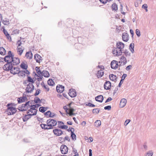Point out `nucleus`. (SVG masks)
<instances>
[{"instance_id": "cd10ccee", "label": "nucleus", "mask_w": 156, "mask_h": 156, "mask_svg": "<svg viewBox=\"0 0 156 156\" xmlns=\"http://www.w3.org/2000/svg\"><path fill=\"white\" fill-rule=\"evenodd\" d=\"M134 44L133 43H131L129 46V48L131 52L133 53L134 52Z\"/></svg>"}, {"instance_id": "423d86ee", "label": "nucleus", "mask_w": 156, "mask_h": 156, "mask_svg": "<svg viewBox=\"0 0 156 156\" xmlns=\"http://www.w3.org/2000/svg\"><path fill=\"white\" fill-rule=\"evenodd\" d=\"M27 87L25 89L26 92L27 93H31L34 90V87L32 83H29L27 85Z\"/></svg>"}, {"instance_id": "412c9836", "label": "nucleus", "mask_w": 156, "mask_h": 156, "mask_svg": "<svg viewBox=\"0 0 156 156\" xmlns=\"http://www.w3.org/2000/svg\"><path fill=\"white\" fill-rule=\"evenodd\" d=\"M41 57L38 54H36L34 55V58L36 61V62L40 63V60H42Z\"/></svg>"}, {"instance_id": "a19ab883", "label": "nucleus", "mask_w": 156, "mask_h": 156, "mask_svg": "<svg viewBox=\"0 0 156 156\" xmlns=\"http://www.w3.org/2000/svg\"><path fill=\"white\" fill-rule=\"evenodd\" d=\"M74 131H72L71 134V137L73 140H76V135L74 133Z\"/></svg>"}, {"instance_id": "72a5a7b5", "label": "nucleus", "mask_w": 156, "mask_h": 156, "mask_svg": "<svg viewBox=\"0 0 156 156\" xmlns=\"http://www.w3.org/2000/svg\"><path fill=\"white\" fill-rule=\"evenodd\" d=\"M35 70L38 75L41 76V75L42 74V72H41L40 70L39 67L38 66L36 67H35Z\"/></svg>"}, {"instance_id": "69168bd1", "label": "nucleus", "mask_w": 156, "mask_h": 156, "mask_svg": "<svg viewBox=\"0 0 156 156\" xmlns=\"http://www.w3.org/2000/svg\"><path fill=\"white\" fill-rule=\"evenodd\" d=\"M68 132H70L71 133L72 131H74V129L73 128H69L68 129H67Z\"/></svg>"}, {"instance_id": "aec40b11", "label": "nucleus", "mask_w": 156, "mask_h": 156, "mask_svg": "<svg viewBox=\"0 0 156 156\" xmlns=\"http://www.w3.org/2000/svg\"><path fill=\"white\" fill-rule=\"evenodd\" d=\"M27 99V98L25 96L20 97L17 99L18 102V103H20L24 102L25 100Z\"/></svg>"}, {"instance_id": "f03ea898", "label": "nucleus", "mask_w": 156, "mask_h": 156, "mask_svg": "<svg viewBox=\"0 0 156 156\" xmlns=\"http://www.w3.org/2000/svg\"><path fill=\"white\" fill-rule=\"evenodd\" d=\"M14 66L9 65L7 64H5L3 67L4 70L5 71H10L11 74L14 75L17 74V72L20 70V68Z\"/></svg>"}, {"instance_id": "4be33fe9", "label": "nucleus", "mask_w": 156, "mask_h": 156, "mask_svg": "<svg viewBox=\"0 0 156 156\" xmlns=\"http://www.w3.org/2000/svg\"><path fill=\"white\" fill-rule=\"evenodd\" d=\"M109 78L112 81L116 82L117 81V77L116 75L113 74H111L109 75Z\"/></svg>"}, {"instance_id": "4d7b16f0", "label": "nucleus", "mask_w": 156, "mask_h": 156, "mask_svg": "<svg viewBox=\"0 0 156 156\" xmlns=\"http://www.w3.org/2000/svg\"><path fill=\"white\" fill-rule=\"evenodd\" d=\"M3 32L6 36L7 35L9 36V34L8 33L7 30H5L4 28L3 29Z\"/></svg>"}, {"instance_id": "603ef678", "label": "nucleus", "mask_w": 156, "mask_h": 156, "mask_svg": "<svg viewBox=\"0 0 156 156\" xmlns=\"http://www.w3.org/2000/svg\"><path fill=\"white\" fill-rule=\"evenodd\" d=\"M23 108H22V106L21 105L18 107V109L20 111H21V112L25 111V110H24V109H23Z\"/></svg>"}, {"instance_id": "052dcab7", "label": "nucleus", "mask_w": 156, "mask_h": 156, "mask_svg": "<svg viewBox=\"0 0 156 156\" xmlns=\"http://www.w3.org/2000/svg\"><path fill=\"white\" fill-rule=\"evenodd\" d=\"M123 82V79H121L120 80L119 83V84L118 85V87H121V86L122 84V83Z\"/></svg>"}, {"instance_id": "473e14b6", "label": "nucleus", "mask_w": 156, "mask_h": 156, "mask_svg": "<svg viewBox=\"0 0 156 156\" xmlns=\"http://www.w3.org/2000/svg\"><path fill=\"white\" fill-rule=\"evenodd\" d=\"M17 74H18L19 76H25V74L23 71H20L19 70V71L17 72Z\"/></svg>"}, {"instance_id": "8fccbe9b", "label": "nucleus", "mask_w": 156, "mask_h": 156, "mask_svg": "<svg viewBox=\"0 0 156 156\" xmlns=\"http://www.w3.org/2000/svg\"><path fill=\"white\" fill-rule=\"evenodd\" d=\"M3 23L5 25H8L9 24V21L7 20H3L2 21Z\"/></svg>"}, {"instance_id": "680f3d73", "label": "nucleus", "mask_w": 156, "mask_h": 156, "mask_svg": "<svg viewBox=\"0 0 156 156\" xmlns=\"http://www.w3.org/2000/svg\"><path fill=\"white\" fill-rule=\"evenodd\" d=\"M64 141H65V140H66L69 142L70 141V139L69 138V136H67L65 137L64 138Z\"/></svg>"}, {"instance_id": "6e6d98bb", "label": "nucleus", "mask_w": 156, "mask_h": 156, "mask_svg": "<svg viewBox=\"0 0 156 156\" xmlns=\"http://www.w3.org/2000/svg\"><path fill=\"white\" fill-rule=\"evenodd\" d=\"M17 43L18 44V46L17 47H20L21 46V44H22L21 40H18L17 42Z\"/></svg>"}, {"instance_id": "58836bf2", "label": "nucleus", "mask_w": 156, "mask_h": 156, "mask_svg": "<svg viewBox=\"0 0 156 156\" xmlns=\"http://www.w3.org/2000/svg\"><path fill=\"white\" fill-rule=\"evenodd\" d=\"M41 85L43 87H44L45 89L47 91H48L49 90V89L47 85L46 86L43 81L41 83Z\"/></svg>"}, {"instance_id": "1a4fd4ad", "label": "nucleus", "mask_w": 156, "mask_h": 156, "mask_svg": "<svg viewBox=\"0 0 156 156\" xmlns=\"http://www.w3.org/2000/svg\"><path fill=\"white\" fill-rule=\"evenodd\" d=\"M65 87L64 86L60 84H58L56 87L57 91L60 93H62L64 90Z\"/></svg>"}, {"instance_id": "20e7f679", "label": "nucleus", "mask_w": 156, "mask_h": 156, "mask_svg": "<svg viewBox=\"0 0 156 156\" xmlns=\"http://www.w3.org/2000/svg\"><path fill=\"white\" fill-rule=\"evenodd\" d=\"M14 56V54L12 53L11 51H9L8 52V55L5 56L3 59L5 62L8 63L11 61Z\"/></svg>"}, {"instance_id": "f257e3e1", "label": "nucleus", "mask_w": 156, "mask_h": 156, "mask_svg": "<svg viewBox=\"0 0 156 156\" xmlns=\"http://www.w3.org/2000/svg\"><path fill=\"white\" fill-rule=\"evenodd\" d=\"M124 44L122 42H118L116 43V47L113 48L112 50L113 54L119 56L122 55V49L124 47Z\"/></svg>"}, {"instance_id": "6ab92c4d", "label": "nucleus", "mask_w": 156, "mask_h": 156, "mask_svg": "<svg viewBox=\"0 0 156 156\" xmlns=\"http://www.w3.org/2000/svg\"><path fill=\"white\" fill-rule=\"evenodd\" d=\"M104 97L102 95H99L95 98V100L100 102H102L104 100Z\"/></svg>"}, {"instance_id": "ea45409f", "label": "nucleus", "mask_w": 156, "mask_h": 156, "mask_svg": "<svg viewBox=\"0 0 156 156\" xmlns=\"http://www.w3.org/2000/svg\"><path fill=\"white\" fill-rule=\"evenodd\" d=\"M34 101V102L36 104L38 103H41V100L37 97L35 98Z\"/></svg>"}, {"instance_id": "c9c22d12", "label": "nucleus", "mask_w": 156, "mask_h": 156, "mask_svg": "<svg viewBox=\"0 0 156 156\" xmlns=\"http://www.w3.org/2000/svg\"><path fill=\"white\" fill-rule=\"evenodd\" d=\"M20 67L23 69H26L28 68L27 65L26 64L23 62H22L21 64Z\"/></svg>"}, {"instance_id": "79ce46f5", "label": "nucleus", "mask_w": 156, "mask_h": 156, "mask_svg": "<svg viewBox=\"0 0 156 156\" xmlns=\"http://www.w3.org/2000/svg\"><path fill=\"white\" fill-rule=\"evenodd\" d=\"M99 108H94L93 109L92 111V113L93 114H98L100 112Z\"/></svg>"}, {"instance_id": "338daca9", "label": "nucleus", "mask_w": 156, "mask_h": 156, "mask_svg": "<svg viewBox=\"0 0 156 156\" xmlns=\"http://www.w3.org/2000/svg\"><path fill=\"white\" fill-rule=\"evenodd\" d=\"M40 126H41V128L42 129H44L45 127V126H47V125H46L45 124H41L40 125Z\"/></svg>"}, {"instance_id": "4c0bfd02", "label": "nucleus", "mask_w": 156, "mask_h": 156, "mask_svg": "<svg viewBox=\"0 0 156 156\" xmlns=\"http://www.w3.org/2000/svg\"><path fill=\"white\" fill-rule=\"evenodd\" d=\"M123 53L125 54L126 57L130 56V53L127 49H125Z\"/></svg>"}, {"instance_id": "2eb2a0df", "label": "nucleus", "mask_w": 156, "mask_h": 156, "mask_svg": "<svg viewBox=\"0 0 156 156\" xmlns=\"http://www.w3.org/2000/svg\"><path fill=\"white\" fill-rule=\"evenodd\" d=\"M44 115L47 116V118L53 117L55 115L54 113H51L50 111H48L44 113Z\"/></svg>"}, {"instance_id": "0e129e2a", "label": "nucleus", "mask_w": 156, "mask_h": 156, "mask_svg": "<svg viewBox=\"0 0 156 156\" xmlns=\"http://www.w3.org/2000/svg\"><path fill=\"white\" fill-rule=\"evenodd\" d=\"M63 108L65 110L67 114L68 113V110H69V109L66 106H64L63 107Z\"/></svg>"}, {"instance_id": "de8ad7c7", "label": "nucleus", "mask_w": 156, "mask_h": 156, "mask_svg": "<svg viewBox=\"0 0 156 156\" xmlns=\"http://www.w3.org/2000/svg\"><path fill=\"white\" fill-rule=\"evenodd\" d=\"M111 105L107 106L104 107V109L106 110H109L111 109Z\"/></svg>"}, {"instance_id": "b1692460", "label": "nucleus", "mask_w": 156, "mask_h": 156, "mask_svg": "<svg viewBox=\"0 0 156 156\" xmlns=\"http://www.w3.org/2000/svg\"><path fill=\"white\" fill-rule=\"evenodd\" d=\"M41 75L45 77H48L50 75L48 72L47 70H44L42 72Z\"/></svg>"}, {"instance_id": "f3484780", "label": "nucleus", "mask_w": 156, "mask_h": 156, "mask_svg": "<svg viewBox=\"0 0 156 156\" xmlns=\"http://www.w3.org/2000/svg\"><path fill=\"white\" fill-rule=\"evenodd\" d=\"M34 115L33 114H27L23 118V120L24 122H26L29 119H30L32 116Z\"/></svg>"}, {"instance_id": "a211bd4d", "label": "nucleus", "mask_w": 156, "mask_h": 156, "mask_svg": "<svg viewBox=\"0 0 156 156\" xmlns=\"http://www.w3.org/2000/svg\"><path fill=\"white\" fill-rule=\"evenodd\" d=\"M47 124L51 123L52 126H55L57 123L56 121L53 119H50L47 120L46 122Z\"/></svg>"}, {"instance_id": "864d4df0", "label": "nucleus", "mask_w": 156, "mask_h": 156, "mask_svg": "<svg viewBox=\"0 0 156 156\" xmlns=\"http://www.w3.org/2000/svg\"><path fill=\"white\" fill-rule=\"evenodd\" d=\"M130 120L129 119H127L126 120L125 122L124 125L126 126L130 122Z\"/></svg>"}, {"instance_id": "e2e57ef3", "label": "nucleus", "mask_w": 156, "mask_h": 156, "mask_svg": "<svg viewBox=\"0 0 156 156\" xmlns=\"http://www.w3.org/2000/svg\"><path fill=\"white\" fill-rule=\"evenodd\" d=\"M75 111V110L73 108L70 107L69 109V112H73Z\"/></svg>"}, {"instance_id": "c03bdc74", "label": "nucleus", "mask_w": 156, "mask_h": 156, "mask_svg": "<svg viewBox=\"0 0 156 156\" xmlns=\"http://www.w3.org/2000/svg\"><path fill=\"white\" fill-rule=\"evenodd\" d=\"M25 104H22L21 105L22 107L23 108V109L25 110V111H27L28 110V107L27 106V105H25Z\"/></svg>"}, {"instance_id": "37998d69", "label": "nucleus", "mask_w": 156, "mask_h": 156, "mask_svg": "<svg viewBox=\"0 0 156 156\" xmlns=\"http://www.w3.org/2000/svg\"><path fill=\"white\" fill-rule=\"evenodd\" d=\"M27 81L31 83H34V81L33 80V79L30 76H27Z\"/></svg>"}, {"instance_id": "f704fd0d", "label": "nucleus", "mask_w": 156, "mask_h": 156, "mask_svg": "<svg viewBox=\"0 0 156 156\" xmlns=\"http://www.w3.org/2000/svg\"><path fill=\"white\" fill-rule=\"evenodd\" d=\"M101 121L100 120H98L95 122L94 125L97 127H98L101 126Z\"/></svg>"}, {"instance_id": "dca6fc26", "label": "nucleus", "mask_w": 156, "mask_h": 156, "mask_svg": "<svg viewBox=\"0 0 156 156\" xmlns=\"http://www.w3.org/2000/svg\"><path fill=\"white\" fill-rule=\"evenodd\" d=\"M127 103V100L125 98H122L121 100L120 103V107L122 108L126 105Z\"/></svg>"}, {"instance_id": "a18cd8bd", "label": "nucleus", "mask_w": 156, "mask_h": 156, "mask_svg": "<svg viewBox=\"0 0 156 156\" xmlns=\"http://www.w3.org/2000/svg\"><path fill=\"white\" fill-rule=\"evenodd\" d=\"M58 128L61 129H67L68 128V126L66 125H64L62 126H59Z\"/></svg>"}, {"instance_id": "3c124183", "label": "nucleus", "mask_w": 156, "mask_h": 156, "mask_svg": "<svg viewBox=\"0 0 156 156\" xmlns=\"http://www.w3.org/2000/svg\"><path fill=\"white\" fill-rule=\"evenodd\" d=\"M40 90L39 89H38L36 91L35 93H34V95L35 96H36L38 95L40 93Z\"/></svg>"}, {"instance_id": "0eeeda50", "label": "nucleus", "mask_w": 156, "mask_h": 156, "mask_svg": "<svg viewBox=\"0 0 156 156\" xmlns=\"http://www.w3.org/2000/svg\"><path fill=\"white\" fill-rule=\"evenodd\" d=\"M54 134L56 136H59L63 133L62 131L59 129L55 128L53 130Z\"/></svg>"}, {"instance_id": "9b49d317", "label": "nucleus", "mask_w": 156, "mask_h": 156, "mask_svg": "<svg viewBox=\"0 0 156 156\" xmlns=\"http://www.w3.org/2000/svg\"><path fill=\"white\" fill-rule=\"evenodd\" d=\"M68 94L71 98H74L76 96V92L75 90L73 89H69Z\"/></svg>"}, {"instance_id": "5701e85b", "label": "nucleus", "mask_w": 156, "mask_h": 156, "mask_svg": "<svg viewBox=\"0 0 156 156\" xmlns=\"http://www.w3.org/2000/svg\"><path fill=\"white\" fill-rule=\"evenodd\" d=\"M120 61H119V63H123V65H125L127 63V61L126 58L123 56L121 57L120 58Z\"/></svg>"}, {"instance_id": "13d9d810", "label": "nucleus", "mask_w": 156, "mask_h": 156, "mask_svg": "<svg viewBox=\"0 0 156 156\" xmlns=\"http://www.w3.org/2000/svg\"><path fill=\"white\" fill-rule=\"evenodd\" d=\"M47 124V126H48L49 129H52L53 128V126H52V125L51 123Z\"/></svg>"}, {"instance_id": "2f4dec72", "label": "nucleus", "mask_w": 156, "mask_h": 156, "mask_svg": "<svg viewBox=\"0 0 156 156\" xmlns=\"http://www.w3.org/2000/svg\"><path fill=\"white\" fill-rule=\"evenodd\" d=\"M33 73L34 74L35 76H36L39 77V78H37V81H38L40 82V81H41L42 80V79L43 78L42 75L41 76H41H39V75H38L34 72Z\"/></svg>"}, {"instance_id": "9d476101", "label": "nucleus", "mask_w": 156, "mask_h": 156, "mask_svg": "<svg viewBox=\"0 0 156 156\" xmlns=\"http://www.w3.org/2000/svg\"><path fill=\"white\" fill-rule=\"evenodd\" d=\"M41 106V105L39 104H36L35 105H31L30 107H32V109H34V112L33 113L34 115H35L37 114V110L36 109V108H38L39 107Z\"/></svg>"}, {"instance_id": "09e8293b", "label": "nucleus", "mask_w": 156, "mask_h": 156, "mask_svg": "<svg viewBox=\"0 0 156 156\" xmlns=\"http://www.w3.org/2000/svg\"><path fill=\"white\" fill-rule=\"evenodd\" d=\"M32 107H31L28 110V111L27 112V114H29L30 112H31V113L33 114L34 112H33V111H34V109H31Z\"/></svg>"}, {"instance_id": "bf43d9fd", "label": "nucleus", "mask_w": 156, "mask_h": 156, "mask_svg": "<svg viewBox=\"0 0 156 156\" xmlns=\"http://www.w3.org/2000/svg\"><path fill=\"white\" fill-rule=\"evenodd\" d=\"M112 98L110 97H108L107 99L106 100V101H105V103H107L108 102H109L112 100Z\"/></svg>"}, {"instance_id": "c756f323", "label": "nucleus", "mask_w": 156, "mask_h": 156, "mask_svg": "<svg viewBox=\"0 0 156 156\" xmlns=\"http://www.w3.org/2000/svg\"><path fill=\"white\" fill-rule=\"evenodd\" d=\"M47 83L51 86H53L55 84L54 81L52 79H49L47 81Z\"/></svg>"}, {"instance_id": "7ed1b4c3", "label": "nucleus", "mask_w": 156, "mask_h": 156, "mask_svg": "<svg viewBox=\"0 0 156 156\" xmlns=\"http://www.w3.org/2000/svg\"><path fill=\"white\" fill-rule=\"evenodd\" d=\"M7 109L6 111L9 115H12L15 113L17 110L15 108L12 107V103H9L6 106Z\"/></svg>"}, {"instance_id": "774afa93", "label": "nucleus", "mask_w": 156, "mask_h": 156, "mask_svg": "<svg viewBox=\"0 0 156 156\" xmlns=\"http://www.w3.org/2000/svg\"><path fill=\"white\" fill-rule=\"evenodd\" d=\"M153 154L152 152H149L146 155V156H152Z\"/></svg>"}, {"instance_id": "393cba45", "label": "nucleus", "mask_w": 156, "mask_h": 156, "mask_svg": "<svg viewBox=\"0 0 156 156\" xmlns=\"http://www.w3.org/2000/svg\"><path fill=\"white\" fill-rule=\"evenodd\" d=\"M24 49L22 46L20 47H17V52H19V55H21L22 54Z\"/></svg>"}, {"instance_id": "c85d7f7f", "label": "nucleus", "mask_w": 156, "mask_h": 156, "mask_svg": "<svg viewBox=\"0 0 156 156\" xmlns=\"http://www.w3.org/2000/svg\"><path fill=\"white\" fill-rule=\"evenodd\" d=\"M6 53V51L5 49L2 47H0V54L4 55Z\"/></svg>"}, {"instance_id": "a878e982", "label": "nucleus", "mask_w": 156, "mask_h": 156, "mask_svg": "<svg viewBox=\"0 0 156 156\" xmlns=\"http://www.w3.org/2000/svg\"><path fill=\"white\" fill-rule=\"evenodd\" d=\"M33 54L31 51H28L26 52L25 56L27 58L30 59H31L33 57Z\"/></svg>"}, {"instance_id": "6e6552de", "label": "nucleus", "mask_w": 156, "mask_h": 156, "mask_svg": "<svg viewBox=\"0 0 156 156\" xmlns=\"http://www.w3.org/2000/svg\"><path fill=\"white\" fill-rule=\"evenodd\" d=\"M60 149L61 153L62 154H66L68 152V148L66 145H62L60 147Z\"/></svg>"}, {"instance_id": "bb28decb", "label": "nucleus", "mask_w": 156, "mask_h": 156, "mask_svg": "<svg viewBox=\"0 0 156 156\" xmlns=\"http://www.w3.org/2000/svg\"><path fill=\"white\" fill-rule=\"evenodd\" d=\"M104 72L102 69L99 70L97 73V76L98 78L101 77L104 75Z\"/></svg>"}, {"instance_id": "4468645a", "label": "nucleus", "mask_w": 156, "mask_h": 156, "mask_svg": "<svg viewBox=\"0 0 156 156\" xmlns=\"http://www.w3.org/2000/svg\"><path fill=\"white\" fill-rule=\"evenodd\" d=\"M104 88L106 90H109L111 87V83L109 81H106L105 82L104 84Z\"/></svg>"}, {"instance_id": "5fc2aeb1", "label": "nucleus", "mask_w": 156, "mask_h": 156, "mask_svg": "<svg viewBox=\"0 0 156 156\" xmlns=\"http://www.w3.org/2000/svg\"><path fill=\"white\" fill-rule=\"evenodd\" d=\"M132 66L131 65H129L126 67V70L129 71L132 68Z\"/></svg>"}, {"instance_id": "39448f33", "label": "nucleus", "mask_w": 156, "mask_h": 156, "mask_svg": "<svg viewBox=\"0 0 156 156\" xmlns=\"http://www.w3.org/2000/svg\"><path fill=\"white\" fill-rule=\"evenodd\" d=\"M20 63V59L17 57H13L11 62H10L6 63L5 64L9 65L16 66L19 64Z\"/></svg>"}, {"instance_id": "7c9ffc66", "label": "nucleus", "mask_w": 156, "mask_h": 156, "mask_svg": "<svg viewBox=\"0 0 156 156\" xmlns=\"http://www.w3.org/2000/svg\"><path fill=\"white\" fill-rule=\"evenodd\" d=\"M111 8L113 11H116L118 10L117 5L115 3H114L112 5Z\"/></svg>"}, {"instance_id": "49530a36", "label": "nucleus", "mask_w": 156, "mask_h": 156, "mask_svg": "<svg viewBox=\"0 0 156 156\" xmlns=\"http://www.w3.org/2000/svg\"><path fill=\"white\" fill-rule=\"evenodd\" d=\"M136 35L138 37H139L140 35V31L138 29H136Z\"/></svg>"}, {"instance_id": "e433bc0d", "label": "nucleus", "mask_w": 156, "mask_h": 156, "mask_svg": "<svg viewBox=\"0 0 156 156\" xmlns=\"http://www.w3.org/2000/svg\"><path fill=\"white\" fill-rule=\"evenodd\" d=\"M39 111L42 113H44L47 110V108L41 107L39 108Z\"/></svg>"}, {"instance_id": "f8f14e48", "label": "nucleus", "mask_w": 156, "mask_h": 156, "mask_svg": "<svg viewBox=\"0 0 156 156\" xmlns=\"http://www.w3.org/2000/svg\"><path fill=\"white\" fill-rule=\"evenodd\" d=\"M119 66L118 62L113 60L111 63V67L112 69H116Z\"/></svg>"}, {"instance_id": "ddd939ff", "label": "nucleus", "mask_w": 156, "mask_h": 156, "mask_svg": "<svg viewBox=\"0 0 156 156\" xmlns=\"http://www.w3.org/2000/svg\"><path fill=\"white\" fill-rule=\"evenodd\" d=\"M122 37L123 41L127 42L129 40V34L126 33H123L122 34Z\"/></svg>"}]
</instances>
